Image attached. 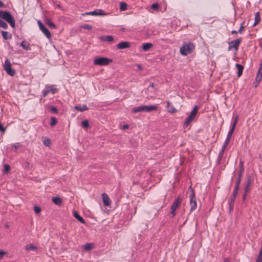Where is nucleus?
Segmentation results:
<instances>
[{
	"mask_svg": "<svg viewBox=\"0 0 262 262\" xmlns=\"http://www.w3.org/2000/svg\"><path fill=\"white\" fill-rule=\"evenodd\" d=\"M1 18L9 23L12 28H14L15 27V19L10 12L0 10V19Z\"/></svg>",
	"mask_w": 262,
	"mask_h": 262,
	"instance_id": "nucleus-1",
	"label": "nucleus"
},
{
	"mask_svg": "<svg viewBox=\"0 0 262 262\" xmlns=\"http://www.w3.org/2000/svg\"><path fill=\"white\" fill-rule=\"evenodd\" d=\"M1 18L9 23L12 28H14L15 27V19L10 12L0 10V19Z\"/></svg>",
	"mask_w": 262,
	"mask_h": 262,
	"instance_id": "nucleus-2",
	"label": "nucleus"
},
{
	"mask_svg": "<svg viewBox=\"0 0 262 262\" xmlns=\"http://www.w3.org/2000/svg\"><path fill=\"white\" fill-rule=\"evenodd\" d=\"M158 106L157 105H141L135 107L132 109V112L137 113L140 112H150L153 111H157Z\"/></svg>",
	"mask_w": 262,
	"mask_h": 262,
	"instance_id": "nucleus-3",
	"label": "nucleus"
},
{
	"mask_svg": "<svg viewBox=\"0 0 262 262\" xmlns=\"http://www.w3.org/2000/svg\"><path fill=\"white\" fill-rule=\"evenodd\" d=\"M194 49V45L191 42L188 43H184L183 46L180 48V53L184 56L187 55L191 53Z\"/></svg>",
	"mask_w": 262,
	"mask_h": 262,
	"instance_id": "nucleus-4",
	"label": "nucleus"
},
{
	"mask_svg": "<svg viewBox=\"0 0 262 262\" xmlns=\"http://www.w3.org/2000/svg\"><path fill=\"white\" fill-rule=\"evenodd\" d=\"M189 189L190 190V194L189 195L190 205V210L192 212L196 208V198L195 197L194 190L191 187V186H190Z\"/></svg>",
	"mask_w": 262,
	"mask_h": 262,
	"instance_id": "nucleus-5",
	"label": "nucleus"
},
{
	"mask_svg": "<svg viewBox=\"0 0 262 262\" xmlns=\"http://www.w3.org/2000/svg\"><path fill=\"white\" fill-rule=\"evenodd\" d=\"M199 110V106L198 105H195L193 108V110L190 112L188 117L186 119L185 121L184 122V125L187 126L189 123L192 122L195 118Z\"/></svg>",
	"mask_w": 262,
	"mask_h": 262,
	"instance_id": "nucleus-6",
	"label": "nucleus"
},
{
	"mask_svg": "<svg viewBox=\"0 0 262 262\" xmlns=\"http://www.w3.org/2000/svg\"><path fill=\"white\" fill-rule=\"evenodd\" d=\"M112 61V59L106 57H98L94 59V64L95 65H98L100 66H107Z\"/></svg>",
	"mask_w": 262,
	"mask_h": 262,
	"instance_id": "nucleus-7",
	"label": "nucleus"
},
{
	"mask_svg": "<svg viewBox=\"0 0 262 262\" xmlns=\"http://www.w3.org/2000/svg\"><path fill=\"white\" fill-rule=\"evenodd\" d=\"M4 70L8 74L11 76H14L16 73L15 70L11 68V62L8 59H6L5 61Z\"/></svg>",
	"mask_w": 262,
	"mask_h": 262,
	"instance_id": "nucleus-8",
	"label": "nucleus"
},
{
	"mask_svg": "<svg viewBox=\"0 0 262 262\" xmlns=\"http://www.w3.org/2000/svg\"><path fill=\"white\" fill-rule=\"evenodd\" d=\"M182 199L181 198V196L179 195L178 197L175 199L174 202L173 203L171 207V214H172L171 217H173L176 215V210L177 208L179 206L181 202Z\"/></svg>",
	"mask_w": 262,
	"mask_h": 262,
	"instance_id": "nucleus-9",
	"label": "nucleus"
},
{
	"mask_svg": "<svg viewBox=\"0 0 262 262\" xmlns=\"http://www.w3.org/2000/svg\"><path fill=\"white\" fill-rule=\"evenodd\" d=\"M242 41V38H239L238 39L232 40L228 42L229 47L228 50H231L232 49H235L236 50L238 49V46Z\"/></svg>",
	"mask_w": 262,
	"mask_h": 262,
	"instance_id": "nucleus-10",
	"label": "nucleus"
},
{
	"mask_svg": "<svg viewBox=\"0 0 262 262\" xmlns=\"http://www.w3.org/2000/svg\"><path fill=\"white\" fill-rule=\"evenodd\" d=\"M58 89L56 88H54L53 85H50L46 88L45 90H44L42 92L43 97H46L48 95V94L50 93H52V94H55L57 92Z\"/></svg>",
	"mask_w": 262,
	"mask_h": 262,
	"instance_id": "nucleus-11",
	"label": "nucleus"
},
{
	"mask_svg": "<svg viewBox=\"0 0 262 262\" xmlns=\"http://www.w3.org/2000/svg\"><path fill=\"white\" fill-rule=\"evenodd\" d=\"M130 47V43L127 41H122L119 43L117 45V48L118 49H125L126 48H129Z\"/></svg>",
	"mask_w": 262,
	"mask_h": 262,
	"instance_id": "nucleus-12",
	"label": "nucleus"
},
{
	"mask_svg": "<svg viewBox=\"0 0 262 262\" xmlns=\"http://www.w3.org/2000/svg\"><path fill=\"white\" fill-rule=\"evenodd\" d=\"M86 15H105V13H104L103 10L101 9H96L93 11H91L89 13H85Z\"/></svg>",
	"mask_w": 262,
	"mask_h": 262,
	"instance_id": "nucleus-13",
	"label": "nucleus"
},
{
	"mask_svg": "<svg viewBox=\"0 0 262 262\" xmlns=\"http://www.w3.org/2000/svg\"><path fill=\"white\" fill-rule=\"evenodd\" d=\"M233 132H232V130H230L229 131L227 136V138L226 139V140H225V141L224 143V145L223 146V148H227V146H228V145L231 140V137L232 136Z\"/></svg>",
	"mask_w": 262,
	"mask_h": 262,
	"instance_id": "nucleus-14",
	"label": "nucleus"
},
{
	"mask_svg": "<svg viewBox=\"0 0 262 262\" xmlns=\"http://www.w3.org/2000/svg\"><path fill=\"white\" fill-rule=\"evenodd\" d=\"M44 35L49 39L51 37V33L44 25L41 26L39 28Z\"/></svg>",
	"mask_w": 262,
	"mask_h": 262,
	"instance_id": "nucleus-15",
	"label": "nucleus"
},
{
	"mask_svg": "<svg viewBox=\"0 0 262 262\" xmlns=\"http://www.w3.org/2000/svg\"><path fill=\"white\" fill-rule=\"evenodd\" d=\"M103 204L105 206H109L111 204V200L108 196L105 193L102 194Z\"/></svg>",
	"mask_w": 262,
	"mask_h": 262,
	"instance_id": "nucleus-16",
	"label": "nucleus"
},
{
	"mask_svg": "<svg viewBox=\"0 0 262 262\" xmlns=\"http://www.w3.org/2000/svg\"><path fill=\"white\" fill-rule=\"evenodd\" d=\"M73 215L74 217L76 218L81 223L84 224L85 223L83 218L81 217L77 211H74L73 212Z\"/></svg>",
	"mask_w": 262,
	"mask_h": 262,
	"instance_id": "nucleus-17",
	"label": "nucleus"
},
{
	"mask_svg": "<svg viewBox=\"0 0 262 262\" xmlns=\"http://www.w3.org/2000/svg\"><path fill=\"white\" fill-rule=\"evenodd\" d=\"M166 107L168 109L169 112L171 113H174L177 112V110L174 107V106L171 104L169 101L167 102Z\"/></svg>",
	"mask_w": 262,
	"mask_h": 262,
	"instance_id": "nucleus-18",
	"label": "nucleus"
},
{
	"mask_svg": "<svg viewBox=\"0 0 262 262\" xmlns=\"http://www.w3.org/2000/svg\"><path fill=\"white\" fill-rule=\"evenodd\" d=\"M74 108L81 112L89 110V108L85 104H83L82 105H76L75 106Z\"/></svg>",
	"mask_w": 262,
	"mask_h": 262,
	"instance_id": "nucleus-19",
	"label": "nucleus"
},
{
	"mask_svg": "<svg viewBox=\"0 0 262 262\" xmlns=\"http://www.w3.org/2000/svg\"><path fill=\"white\" fill-rule=\"evenodd\" d=\"M45 23L49 26V27L52 29H56V25L52 21L51 19L46 18L45 19Z\"/></svg>",
	"mask_w": 262,
	"mask_h": 262,
	"instance_id": "nucleus-20",
	"label": "nucleus"
},
{
	"mask_svg": "<svg viewBox=\"0 0 262 262\" xmlns=\"http://www.w3.org/2000/svg\"><path fill=\"white\" fill-rule=\"evenodd\" d=\"M52 202L57 205H61L62 203V199L59 196H55L52 198Z\"/></svg>",
	"mask_w": 262,
	"mask_h": 262,
	"instance_id": "nucleus-21",
	"label": "nucleus"
},
{
	"mask_svg": "<svg viewBox=\"0 0 262 262\" xmlns=\"http://www.w3.org/2000/svg\"><path fill=\"white\" fill-rule=\"evenodd\" d=\"M20 46L25 50H30V44L25 40H23L20 43Z\"/></svg>",
	"mask_w": 262,
	"mask_h": 262,
	"instance_id": "nucleus-22",
	"label": "nucleus"
},
{
	"mask_svg": "<svg viewBox=\"0 0 262 262\" xmlns=\"http://www.w3.org/2000/svg\"><path fill=\"white\" fill-rule=\"evenodd\" d=\"M235 67L237 69V76L239 77L243 74L244 67L240 64L236 63Z\"/></svg>",
	"mask_w": 262,
	"mask_h": 262,
	"instance_id": "nucleus-23",
	"label": "nucleus"
},
{
	"mask_svg": "<svg viewBox=\"0 0 262 262\" xmlns=\"http://www.w3.org/2000/svg\"><path fill=\"white\" fill-rule=\"evenodd\" d=\"M2 35L3 37L6 40L10 39L12 38V35L10 33L5 31H2Z\"/></svg>",
	"mask_w": 262,
	"mask_h": 262,
	"instance_id": "nucleus-24",
	"label": "nucleus"
},
{
	"mask_svg": "<svg viewBox=\"0 0 262 262\" xmlns=\"http://www.w3.org/2000/svg\"><path fill=\"white\" fill-rule=\"evenodd\" d=\"M152 44L151 43H144L142 44V49L144 51L149 50L152 47Z\"/></svg>",
	"mask_w": 262,
	"mask_h": 262,
	"instance_id": "nucleus-25",
	"label": "nucleus"
},
{
	"mask_svg": "<svg viewBox=\"0 0 262 262\" xmlns=\"http://www.w3.org/2000/svg\"><path fill=\"white\" fill-rule=\"evenodd\" d=\"M225 149H226V148H223V147H222L221 150L220 151L219 156H218V158H217L218 164H220V163L222 161V159L223 157Z\"/></svg>",
	"mask_w": 262,
	"mask_h": 262,
	"instance_id": "nucleus-26",
	"label": "nucleus"
},
{
	"mask_svg": "<svg viewBox=\"0 0 262 262\" xmlns=\"http://www.w3.org/2000/svg\"><path fill=\"white\" fill-rule=\"evenodd\" d=\"M262 78V73L257 72V76L255 79V87H256Z\"/></svg>",
	"mask_w": 262,
	"mask_h": 262,
	"instance_id": "nucleus-27",
	"label": "nucleus"
},
{
	"mask_svg": "<svg viewBox=\"0 0 262 262\" xmlns=\"http://www.w3.org/2000/svg\"><path fill=\"white\" fill-rule=\"evenodd\" d=\"M101 39L104 41L111 42L114 40L113 36H102L101 37Z\"/></svg>",
	"mask_w": 262,
	"mask_h": 262,
	"instance_id": "nucleus-28",
	"label": "nucleus"
},
{
	"mask_svg": "<svg viewBox=\"0 0 262 262\" xmlns=\"http://www.w3.org/2000/svg\"><path fill=\"white\" fill-rule=\"evenodd\" d=\"M260 20V16L259 12L256 13L255 15V20L253 26H255L258 24Z\"/></svg>",
	"mask_w": 262,
	"mask_h": 262,
	"instance_id": "nucleus-29",
	"label": "nucleus"
},
{
	"mask_svg": "<svg viewBox=\"0 0 262 262\" xmlns=\"http://www.w3.org/2000/svg\"><path fill=\"white\" fill-rule=\"evenodd\" d=\"M238 119V115H236V116L235 117L234 120L233 122L232 127H231V129H230V130H232V132L234 131V129L235 128L236 125L237 123Z\"/></svg>",
	"mask_w": 262,
	"mask_h": 262,
	"instance_id": "nucleus-30",
	"label": "nucleus"
},
{
	"mask_svg": "<svg viewBox=\"0 0 262 262\" xmlns=\"http://www.w3.org/2000/svg\"><path fill=\"white\" fill-rule=\"evenodd\" d=\"M25 249L27 250L35 251L37 250V247L32 244H29L25 246Z\"/></svg>",
	"mask_w": 262,
	"mask_h": 262,
	"instance_id": "nucleus-31",
	"label": "nucleus"
},
{
	"mask_svg": "<svg viewBox=\"0 0 262 262\" xmlns=\"http://www.w3.org/2000/svg\"><path fill=\"white\" fill-rule=\"evenodd\" d=\"M244 171L242 170L238 171V178L236 183H241Z\"/></svg>",
	"mask_w": 262,
	"mask_h": 262,
	"instance_id": "nucleus-32",
	"label": "nucleus"
},
{
	"mask_svg": "<svg viewBox=\"0 0 262 262\" xmlns=\"http://www.w3.org/2000/svg\"><path fill=\"white\" fill-rule=\"evenodd\" d=\"M127 5L125 2H121L120 3V11H125L127 9Z\"/></svg>",
	"mask_w": 262,
	"mask_h": 262,
	"instance_id": "nucleus-33",
	"label": "nucleus"
},
{
	"mask_svg": "<svg viewBox=\"0 0 262 262\" xmlns=\"http://www.w3.org/2000/svg\"><path fill=\"white\" fill-rule=\"evenodd\" d=\"M84 249L86 251L91 250L93 248V244L87 243L84 245Z\"/></svg>",
	"mask_w": 262,
	"mask_h": 262,
	"instance_id": "nucleus-34",
	"label": "nucleus"
},
{
	"mask_svg": "<svg viewBox=\"0 0 262 262\" xmlns=\"http://www.w3.org/2000/svg\"><path fill=\"white\" fill-rule=\"evenodd\" d=\"M57 123V119L54 117H51L50 124L51 126H55Z\"/></svg>",
	"mask_w": 262,
	"mask_h": 262,
	"instance_id": "nucleus-35",
	"label": "nucleus"
},
{
	"mask_svg": "<svg viewBox=\"0 0 262 262\" xmlns=\"http://www.w3.org/2000/svg\"><path fill=\"white\" fill-rule=\"evenodd\" d=\"M0 27L7 29L8 28V26L6 22L0 19Z\"/></svg>",
	"mask_w": 262,
	"mask_h": 262,
	"instance_id": "nucleus-36",
	"label": "nucleus"
},
{
	"mask_svg": "<svg viewBox=\"0 0 262 262\" xmlns=\"http://www.w3.org/2000/svg\"><path fill=\"white\" fill-rule=\"evenodd\" d=\"M81 124L82 126L85 128H88L90 127L89 123L87 120H83Z\"/></svg>",
	"mask_w": 262,
	"mask_h": 262,
	"instance_id": "nucleus-37",
	"label": "nucleus"
},
{
	"mask_svg": "<svg viewBox=\"0 0 262 262\" xmlns=\"http://www.w3.org/2000/svg\"><path fill=\"white\" fill-rule=\"evenodd\" d=\"M159 7V5L158 3H154L151 6V8L156 11H158Z\"/></svg>",
	"mask_w": 262,
	"mask_h": 262,
	"instance_id": "nucleus-38",
	"label": "nucleus"
},
{
	"mask_svg": "<svg viewBox=\"0 0 262 262\" xmlns=\"http://www.w3.org/2000/svg\"><path fill=\"white\" fill-rule=\"evenodd\" d=\"M252 178L250 175L247 176L246 183L251 185L252 183Z\"/></svg>",
	"mask_w": 262,
	"mask_h": 262,
	"instance_id": "nucleus-39",
	"label": "nucleus"
},
{
	"mask_svg": "<svg viewBox=\"0 0 262 262\" xmlns=\"http://www.w3.org/2000/svg\"><path fill=\"white\" fill-rule=\"evenodd\" d=\"M43 142V144L47 146H49L51 144V140L49 138L45 139Z\"/></svg>",
	"mask_w": 262,
	"mask_h": 262,
	"instance_id": "nucleus-40",
	"label": "nucleus"
},
{
	"mask_svg": "<svg viewBox=\"0 0 262 262\" xmlns=\"http://www.w3.org/2000/svg\"><path fill=\"white\" fill-rule=\"evenodd\" d=\"M251 185L246 183L244 189V192L248 193L250 190V188Z\"/></svg>",
	"mask_w": 262,
	"mask_h": 262,
	"instance_id": "nucleus-41",
	"label": "nucleus"
},
{
	"mask_svg": "<svg viewBox=\"0 0 262 262\" xmlns=\"http://www.w3.org/2000/svg\"><path fill=\"white\" fill-rule=\"evenodd\" d=\"M7 252L3 250H0V260L2 259L5 255H7Z\"/></svg>",
	"mask_w": 262,
	"mask_h": 262,
	"instance_id": "nucleus-42",
	"label": "nucleus"
},
{
	"mask_svg": "<svg viewBox=\"0 0 262 262\" xmlns=\"http://www.w3.org/2000/svg\"><path fill=\"white\" fill-rule=\"evenodd\" d=\"M10 170V166L8 164L4 165V170L6 173L8 172Z\"/></svg>",
	"mask_w": 262,
	"mask_h": 262,
	"instance_id": "nucleus-43",
	"label": "nucleus"
},
{
	"mask_svg": "<svg viewBox=\"0 0 262 262\" xmlns=\"http://www.w3.org/2000/svg\"><path fill=\"white\" fill-rule=\"evenodd\" d=\"M50 110L52 112L57 114L58 113V110L56 107L52 106L51 107Z\"/></svg>",
	"mask_w": 262,
	"mask_h": 262,
	"instance_id": "nucleus-44",
	"label": "nucleus"
},
{
	"mask_svg": "<svg viewBox=\"0 0 262 262\" xmlns=\"http://www.w3.org/2000/svg\"><path fill=\"white\" fill-rule=\"evenodd\" d=\"M34 210L36 213H39L41 211V208L37 206H34Z\"/></svg>",
	"mask_w": 262,
	"mask_h": 262,
	"instance_id": "nucleus-45",
	"label": "nucleus"
},
{
	"mask_svg": "<svg viewBox=\"0 0 262 262\" xmlns=\"http://www.w3.org/2000/svg\"><path fill=\"white\" fill-rule=\"evenodd\" d=\"M240 184L241 183H235V187H234V189L233 191H235L238 192Z\"/></svg>",
	"mask_w": 262,
	"mask_h": 262,
	"instance_id": "nucleus-46",
	"label": "nucleus"
},
{
	"mask_svg": "<svg viewBox=\"0 0 262 262\" xmlns=\"http://www.w3.org/2000/svg\"><path fill=\"white\" fill-rule=\"evenodd\" d=\"M82 28L85 29H87V30H90L92 29V27L91 25H84L82 26Z\"/></svg>",
	"mask_w": 262,
	"mask_h": 262,
	"instance_id": "nucleus-47",
	"label": "nucleus"
},
{
	"mask_svg": "<svg viewBox=\"0 0 262 262\" xmlns=\"http://www.w3.org/2000/svg\"><path fill=\"white\" fill-rule=\"evenodd\" d=\"M229 212H230L233 209L234 203L229 202Z\"/></svg>",
	"mask_w": 262,
	"mask_h": 262,
	"instance_id": "nucleus-48",
	"label": "nucleus"
},
{
	"mask_svg": "<svg viewBox=\"0 0 262 262\" xmlns=\"http://www.w3.org/2000/svg\"><path fill=\"white\" fill-rule=\"evenodd\" d=\"M244 27L243 26V24H242L241 25L239 29V30L238 31V32L239 33H241L243 32V31L244 30Z\"/></svg>",
	"mask_w": 262,
	"mask_h": 262,
	"instance_id": "nucleus-49",
	"label": "nucleus"
},
{
	"mask_svg": "<svg viewBox=\"0 0 262 262\" xmlns=\"http://www.w3.org/2000/svg\"><path fill=\"white\" fill-rule=\"evenodd\" d=\"M239 167L240 168L239 170H242L243 171H244L243 162L242 161H240L239 162Z\"/></svg>",
	"mask_w": 262,
	"mask_h": 262,
	"instance_id": "nucleus-50",
	"label": "nucleus"
},
{
	"mask_svg": "<svg viewBox=\"0 0 262 262\" xmlns=\"http://www.w3.org/2000/svg\"><path fill=\"white\" fill-rule=\"evenodd\" d=\"M235 198H236L235 196H234V195H232V196H231V197L230 198V203H234V201H235Z\"/></svg>",
	"mask_w": 262,
	"mask_h": 262,
	"instance_id": "nucleus-51",
	"label": "nucleus"
},
{
	"mask_svg": "<svg viewBox=\"0 0 262 262\" xmlns=\"http://www.w3.org/2000/svg\"><path fill=\"white\" fill-rule=\"evenodd\" d=\"M21 146L18 145H12V147H13L14 148V150L15 151H16L17 149H18Z\"/></svg>",
	"mask_w": 262,
	"mask_h": 262,
	"instance_id": "nucleus-52",
	"label": "nucleus"
},
{
	"mask_svg": "<svg viewBox=\"0 0 262 262\" xmlns=\"http://www.w3.org/2000/svg\"><path fill=\"white\" fill-rule=\"evenodd\" d=\"M0 131L2 132H4L5 131V128L3 127L2 124L0 123Z\"/></svg>",
	"mask_w": 262,
	"mask_h": 262,
	"instance_id": "nucleus-53",
	"label": "nucleus"
},
{
	"mask_svg": "<svg viewBox=\"0 0 262 262\" xmlns=\"http://www.w3.org/2000/svg\"><path fill=\"white\" fill-rule=\"evenodd\" d=\"M6 6L4 3L0 1V8H5Z\"/></svg>",
	"mask_w": 262,
	"mask_h": 262,
	"instance_id": "nucleus-54",
	"label": "nucleus"
},
{
	"mask_svg": "<svg viewBox=\"0 0 262 262\" xmlns=\"http://www.w3.org/2000/svg\"><path fill=\"white\" fill-rule=\"evenodd\" d=\"M247 193H246L245 192H244L243 195V200L244 201L246 199V196L247 195Z\"/></svg>",
	"mask_w": 262,
	"mask_h": 262,
	"instance_id": "nucleus-55",
	"label": "nucleus"
},
{
	"mask_svg": "<svg viewBox=\"0 0 262 262\" xmlns=\"http://www.w3.org/2000/svg\"><path fill=\"white\" fill-rule=\"evenodd\" d=\"M37 24L38 25V26L39 27V28H40V27L41 26H43V25L42 24V23L40 21V20H38L37 21Z\"/></svg>",
	"mask_w": 262,
	"mask_h": 262,
	"instance_id": "nucleus-56",
	"label": "nucleus"
},
{
	"mask_svg": "<svg viewBox=\"0 0 262 262\" xmlns=\"http://www.w3.org/2000/svg\"><path fill=\"white\" fill-rule=\"evenodd\" d=\"M224 262H230V259L228 257H226L224 259Z\"/></svg>",
	"mask_w": 262,
	"mask_h": 262,
	"instance_id": "nucleus-57",
	"label": "nucleus"
},
{
	"mask_svg": "<svg viewBox=\"0 0 262 262\" xmlns=\"http://www.w3.org/2000/svg\"><path fill=\"white\" fill-rule=\"evenodd\" d=\"M237 193H238L237 192H236L235 191H233L232 193V195L236 196Z\"/></svg>",
	"mask_w": 262,
	"mask_h": 262,
	"instance_id": "nucleus-58",
	"label": "nucleus"
},
{
	"mask_svg": "<svg viewBox=\"0 0 262 262\" xmlns=\"http://www.w3.org/2000/svg\"><path fill=\"white\" fill-rule=\"evenodd\" d=\"M154 86H155V84H154V82H151L150 83V84H149V87L154 88Z\"/></svg>",
	"mask_w": 262,
	"mask_h": 262,
	"instance_id": "nucleus-59",
	"label": "nucleus"
},
{
	"mask_svg": "<svg viewBox=\"0 0 262 262\" xmlns=\"http://www.w3.org/2000/svg\"><path fill=\"white\" fill-rule=\"evenodd\" d=\"M237 32H238V31H235V30H232V31H231V33H232V34H237Z\"/></svg>",
	"mask_w": 262,
	"mask_h": 262,
	"instance_id": "nucleus-60",
	"label": "nucleus"
},
{
	"mask_svg": "<svg viewBox=\"0 0 262 262\" xmlns=\"http://www.w3.org/2000/svg\"><path fill=\"white\" fill-rule=\"evenodd\" d=\"M138 69L140 71H141L142 70V67L141 66V65L140 64H138Z\"/></svg>",
	"mask_w": 262,
	"mask_h": 262,
	"instance_id": "nucleus-61",
	"label": "nucleus"
},
{
	"mask_svg": "<svg viewBox=\"0 0 262 262\" xmlns=\"http://www.w3.org/2000/svg\"><path fill=\"white\" fill-rule=\"evenodd\" d=\"M123 128H124V129L128 128V125H124Z\"/></svg>",
	"mask_w": 262,
	"mask_h": 262,
	"instance_id": "nucleus-62",
	"label": "nucleus"
}]
</instances>
